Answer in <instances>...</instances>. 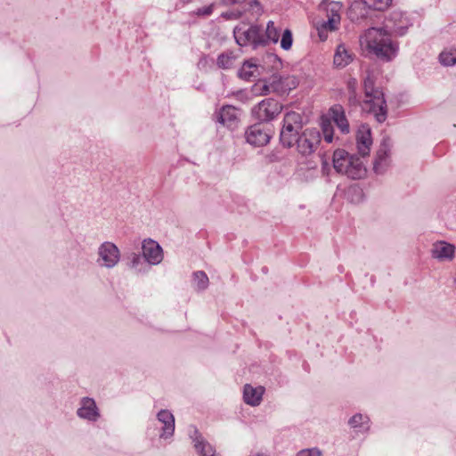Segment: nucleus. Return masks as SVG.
I'll return each instance as SVG.
<instances>
[{"label": "nucleus", "instance_id": "obj_1", "mask_svg": "<svg viewBox=\"0 0 456 456\" xmlns=\"http://www.w3.org/2000/svg\"><path fill=\"white\" fill-rule=\"evenodd\" d=\"M362 48L374 54L383 61L394 60L399 51V45L394 41L387 30H366L359 38Z\"/></svg>", "mask_w": 456, "mask_h": 456}, {"label": "nucleus", "instance_id": "obj_2", "mask_svg": "<svg viewBox=\"0 0 456 456\" xmlns=\"http://www.w3.org/2000/svg\"><path fill=\"white\" fill-rule=\"evenodd\" d=\"M365 99L362 102V110L372 114L376 120L382 123L387 118V108L383 92L374 86V79L368 75L363 82Z\"/></svg>", "mask_w": 456, "mask_h": 456}, {"label": "nucleus", "instance_id": "obj_3", "mask_svg": "<svg viewBox=\"0 0 456 456\" xmlns=\"http://www.w3.org/2000/svg\"><path fill=\"white\" fill-rule=\"evenodd\" d=\"M333 167L338 173L353 180L362 179L367 173V168L360 157L340 149L334 151Z\"/></svg>", "mask_w": 456, "mask_h": 456}, {"label": "nucleus", "instance_id": "obj_4", "mask_svg": "<svg viewBox=\"0 0 456 456\" xmlns=\"http://www.w3.org/2000/svg\"><path fill=\"white\" fill-rule=\"evenodd\" d=\"M232 33L238 45L253 49L278 41L277 30H232Z\"/></svg>", "mask_w": 456, "mask_h": 456}, {"label": "nucleus", "instance_id": "obj_5", "mask_svg": "<svg viewBox=\"0 0 456 456\" xmlns=\"http://www.w3.org/2000/svg\"><path fill=\"white\" fill-rule=\"evenodd\" d=\"M303 127V118L300 113L289 111L283 118V125L280 133V141L284 147L295 145L296 138Z\"/></svg>", "mask_w": 456, "mask_h": 456}, {"label": "nucleus", "instance_id": "obj_6", "mask_svg": "<svg viewBox=\"0 0 456 456\" xmlns=\"http://www.w3.org/2000/svg\"><path fill=\"white\" fill-rule=\"evenodd\" d=\"M325 4V17L314 20V28H336L340 22V10L342 4L339 2L322 0L321 7L322 8Z\"/></svg>", "mask_w": 456, "mask_h": 456}, {"label": "nucleus", "instance_id": "obj_7", "mask_svg": "<svg viewBox=\"0 0 456 456\" xmlns=\"http://www.w3.org/2000/svg\"><path fill=\"white\" fill-rule=\"evenodd\" d=\"M283 106L273 98H266L252 108L253 117L260 122L273 120L282 110Z\"/></svg>", "mask_w": 456, "mask_h": 456}, {"label": "nucleus", "instance_id": "obj_8", "mask_svg": "<svg viewBox=\"0 0 456 456\" xmlns=\"http://www.w3.org/2000/svg\"><path fill=\"white\" fill-rule=\"evenodd\" d=\"M321 142V134L315 128H306L295 141L297 152L302 156H309L314 153Z\"/></svg>", "mask_w": 456, "mask_h": 456}, {"label": "nucleus", "instance_id": "obj_9", "mask_svg": "<svg viewBox=\"0 0 456 456\" xmlns=\"http://www.w3.org/2000/svg\"><path fill=\"white\" fill-rule=\"evenodd\" d=\"M97 256V264L101 267L107 269L115 267L120 260V251L118 248L110 241H105L99 246Z\"/></svg>", "mask_w": 456, "mask_h": 456}, {"label": "nucleus", "instance_id": "obj_10", "mask_svg": "<svg viewBox=\"0 0 456 456\" xmlns=\"http://www.w3.org/2000/svg\"><path fill=\"white\" fill-rule=\"evenodd\" d=\"M142 252L146 263L151 265H157L163 260V250L160 245L151 240L145 239L142 242Z\"/></svg>", "mask_w": 456, "mask_h": 456}, {"label": "nucleus", "instance_id": "obj_11", "mask_svg": "<svg viewBox=\"0 0 456 456\" xmlns=\"http://www.w3.org/2000/svg\"><path fill=\"white\" fill-rule=\"evenodd\" d=\"M215 117L218 123L231 130L236 129L240 123V110L232 105L222 107Z\"/></svg>", "mask_w": 456, "mask_h": 456}, {"label": "nucleus", "instance_id": "obj_12", "mask_svg": "<svg viewBox=\"0 0 456 456\" xmlns=\"http://www.w3.org/2000/svg\"><path fill=\"white\" fill-rule=\"evenodd\" d=\"M80 406L77 410V415L87 421L95 422L100 417V411L95 401L90 397H83L80 400Z\"/></svg>", "mask_w": 456, "mask_h": 456}, {"label": "nucleus", "instance_id": "obj_13", "mask_svg": "<svg viewBox=\"0 0 456 456\" xmlns=\"http://www.w3.org/2000/svg\"><path fill=\"white\" fill-rule=\"evenodd\" d=\"M267 79L271 85L273 94H284L297 86L294 77H282L278 73L273 74Z\"/></svg>", "mask_w": 456, "mask_h": 456}, {"label": "nucleus", "instance_id": "obj_14", "mask_svg": "<svg viewBox=\"0 0 456 456\" xmlns=\"http://www.w3.org/2000/svg\"><path fill=\"white\" fill-rule=\"evenodd\" d=\"M245 138L247 142L256 147L265 145L270 140L269 134L265 131L261 124H255L249 126L245 132Z\"/></svg>", "mask_w": 456, "mask_h": 456}, {"label": "nucleus", "instance_id": "obj_15", "mask_svg": "<svg viewBox=\"0 0 456 456\" xmlns=\"http://www.w3.org/2000/svg\"><path fill=\"white\" fill-rule=\"evenodd\" d=\"M191 428L190 437L194 444L197 453L200 456H218V454L216 453V449L203 438L199 430L195 427Z\"/></svg>", "mask_w": 456, "mask_h": 456}, {"label": "nucleus", "instance_id": "obj_16", "mask_svg": "<svg viewBox=\"0 0 456 456\" xmlns=\"http://www.w3.org/2000/svg\"><path fill=\"white\" fill-rule=\"evenodd\" d=\"M356 143L358 152L365 157L369 155L370 146L372 145V139L370 134V128L367 125H362L357 132Z\"/></svg>", "mask_w": 456, "mask_h": 456}, {"label": "nucleus", "instance_id": "obj_17", "mask_svg": "<svg viewBox=\"0 0 456 456\" xmlns=\"http://www.w3.org/2000/svg\"><path fill=\"white\" fill-rule=\"evenodd\" d=\"M371 8L367 0H355L351 3L347 16L352 21L357 22L365 19Z\"/></svg>", "mask_w": 456, "mask_h": 456}, {"label": "nucleus", "instance_id": "obj_18", "mask_svg": "<svg viewBox=\"0 0 456 456\" xmlns=\"http://www.w3.org/2000/svg\"><path fill=\"white\" fill-rule=\"evenodd\" d=\"M432 256L439 261H450L454 257L455 247L446 241H436L431 249Z\"/></svg>", "mask_w": 456, "mask_h": 456}, {"label": "nucleus", "instance_id": "obj_19", "mask_svg": "<svg viewBox=\"0 0 456 456\" xmlns=\"http://www.w3.org/2000/svg\"><path fill=\"white\" fill-rule=\"evenodd\" d=\"M157 419L163 425L160 437L167 439L174 435L175 432V417L167 410H161L157 414Z\"/></svg>", "mask_w": 456, "mask_h": 456}, {"label": "nucleus", "instance_id": "obj_20", "mask_svg": "<svg viewBox=\"0 0 456 456\" xmlns=\"http://www.w3.org/2000/svg\"><path fill=\"white\" fill-rule=\"evenodd\" d=\"M330 111L332 120L341 133L345 134H348L350 132V126L344 108L338 104L331 107Z\"/></svg>", "mask_w": 456, "mask_h": 456}, {"label": "nucleus", "instance_id": "obj_21", "mask_svg": "<svg viewBox=\"0 0 456 456\" xmlns=\"http://www.w3.org/2000/svg\"><path fill=\"white\" fill-rule=\"evenodd\" d=\"M126 265L137 274L147 273L150 266L139 253L131 252L126 256Z\"/></svg>", "mask_w": 456, "mask_h": 456}, {"label": "nucleus", "instance_id": "obj_22", "mask_svg": "<svg viewBox=\"0 0 456 456\" xmlns=\"http://www.w3.org/2000/svg\"><path fill=\"white\" fill-rule=\"evenodd\" d=\"M265 388L263 387H254L246 384L243 388L244 402L251 406H257L261 403Z\"/></svg>", "mask_w": 456, "mask_h": 456}, {"label": "nucleus", "instance_id": "obj_23", "mask_svg": "<svg viewBox=\"0 0 456 456\" xmlns=\"http://www.w3.org/2000/svg\"><path fill=\"white\" fill-rule=\"evenodd\" d=\"M261 67L254 61H245L238 71L240 78L249 81L255 79L260 75Z\"/></svg>", "mask_w": 456, "mask_h": 456}, {"label": "nucleus", "instance_id": "obj_24", "mask_svg": "<svg viewBox=\"0 0 456 456\" xmlns=\"http://www.w3.org/2000/svg\"><path fill=\"white\" fill-rule=\"evenodd\" d=\"M389 165V155L387 146L384 144L378 151L373 163V169L376 174H383Z\"/></svg>", "mask_w": 456, "mask_h": 456}, {"label": "nucleus", "instance_id": "obj_25", "mask_svg": "<svg viewBox=\"0 0 456 456\" xmlns=\"http://www.w3.org/2000/svg\"><path fill=\"white\" fill-rule=\"evenodd\" d=\"M348 425L354 429L355 432L364 433L370 428V419L368 416L357 413L350 418Z\"/></svg>", "mask_w": 456, "mask_h": 456}, {"label": "nucleus", "instance_id": "obj_26", "mask_svg": "<svg viewBox=\"0 0 456 456\" xmlns=\"http://www.w3.org/2000/svg\"><path fill=\"white\" fill-rule=\"evenodd\" d=\"M352 61V56L343 45H339L334 54L333 63L338 68H344Z\"/></svg>", "mask_w": 456, "mask_h": 456}, {"label": "nucleus", "instance_id": "obj_27", "mask_svg": "<svg viewBox=\"0 0 456 456\" xmlns=\"http://www.w3.org/2000/svg\"><path fill=\"white\" fill-rule=\"evenodd\" d=\"M236 57L232 52L223 53L217 57L216 64L220 69H229L234 66Z\"/></svg>", "mask_w": 456, "mask_h": 456}, {"label": "nucleus", "instance_id": "obj_28", "mask_svg": "<svg viewBox=\"0 0 456 456\" xmlns=\"http://www.w3.org/2000/svg\"><path fill=\"white\" fill-rule=\"evenodd\" d=\"M252 92L256 95H267L273 93L267 78L259 79L252 86Z\"/></svg>", "mask_w": 456, "mask_h": 456}, {"label": "nucleus", "instance_id": "obj_29", "mask_svg": "<svg viewBox=\"0 0 456 456\" xmlns=\"http://www.w3.org/2000/svg\"><path fill=\"white\" fill-rule=\"evenodd\" d=\"M193 286L199 291L205 290L208 288V277L205 272L197 271L193 273Z\"/></svg>", "mask_w": 456, "mask_h": 456}, {"label": "nucleus", "instance_id": "obj_30", "mask_svg": "<svg viewBox=\"0 0 456 456\" xmlns=\"http://www.w3.org/2000/svg\"><path fill=\"white\" fill-rule=\"evenodd\" d=\"M440 62L444 66H452L456 63V51H444L439 55Z\"/></svg>", "mask_w": 456, "mask_h": 456}, {"label": "nucleus", "instance_id": "obj_31", "mask_svg": "<svg viewBox=\"0 0 456 456\" xmlns=\"http://www.w3.org/2000/svg\"><path fill=\"white\" fill-rule=\"evenodd\" d=\"M293 37L291 30H283L281 39V46L284 50H289L292 46Z\"/></svg>", "mask_w": 456, "mask_h": 456}, {"label": "nucleus", "instance_id": "obj_32", "mask_svg": "<svg viewBox=\"0 0 456 456\" xmlns=\"http://www.w3.org/2000/svg\"><path fill=\"white\" fill-rule=\"evenodd\" d=\"M372 9L383 11L387 9L392 3V0H367Z\"/></svg>", "mask_w": 456, "mask_h": 456}, {"label": "nucleus", "instance_id": "obj_33", "mask_svg": "<svg viewBox=\"0 0 456 456\" xmlns=\"http://www.w3.org/2000/svg\"><path fill=\"white\" fill-rule=\"evenodd\" d=\"M393 15L395 20H396L397 17H400L399 24L396 25L395 28H409V27H412L415 25L413 22L410 23L409 18L407 16L403 15L402 13L395 12Z\"/></svg>", "mask_w": 456, "mask_h": 456}, {"label": "nucleus", "instance_id": "obj_34", "mask_svg": "<svg viewBox=\"0 0 456 456\" xmlns=\"http://www.w3.org/2000/svg\"><path fill=\"white\" fill-rule=\"evenodd\" d=\"M347 87L349 90V98L348 101L351 104H357L359 102L356 98L355 88H356V80L350 79L347 83Z\"/></svg>", "mask_w": 456, "mask_h": 456}, {"label": "nucleus", "instance_id": "obj_35", "mask_svg": "<svg viewBox=\"0 0 456 456\" xmlns=\"http://www.w3.org/2000/svg\"><path fill=\"white\" fill-rule=\"evenodd\" d=\"M322 452L318 448L304 449L297 452V456H322Z\"/></svg>", "mask_w": 456, "mask_h": 456}, {"label": "nucleus", "instance_id": "obj_36", "mask_svg": "<svg viewBox=\"0 0 456 456\" xmlns=\"http://www.w3.org/2000/svg\"><path fill=\"white\" fill-rule=\"evenodd\" d=\"M322 131H323L325 142H327L328 143L332 142V141H333L332 128L329 125H327V126L323 125Z\"/></svg>", "mask_w": 456, "mask_h": 456}, {"label": "nucleus", "instance_id": "obj_37", "mask_svg": "<svg viewBox=\"0 0 456 456\" xmlns=\"http://www.w3.org/2000/svg\"><path fill=\"white\" fill-rule=\"evenodd\" d=\"M216 6V4H210L208 6H205L202 8H199L196 12V14L198 16L201 17H207L212 13L213 8Z\"/></svg>", "mask_w": 456, "mask_h": 456}, {"label": "nucleus", "instance_id": "obj_38", "mask_svg": "<svg viewBox=\"0 0 456 456\" xmlns=\"http://www.w3.org/2000/svg\"><path fill=\"white\" fill-rule=\"evenodd\" d=\"M240 12H226L222 13V18L226 20H237L240 16Z\"/></svg>", "mask_w": 456, "mask_h": 456}, {"label": "nucleus", "instance_id": "obj_39", "mask_svg": "<svg viewBox=\"0 0 456 456\" xmlns=\"http://www.w3.org/2000/svg\"><path fill=\"white\" fill-rule=\"evenodd\" d=\"M234 96L236 97V99H238L243 102H246L249 100V96H248V93L243 90L237 91L234 94Z\"/></svg>", "mask_w": 456, "mask_h": 456}, {"label": "nucleus", "instance_id": "obj_40", "mask_svg": "<svg viewBox=\"0 0 456 456\" xmlns=\"http://www.w3.org/2000/svg\"><path fill=\"white\" fill-rule=\"evenodd\" d=\"M275 28L274 27V22L273 20H269L267 23H266V28Z\"/></svg>", "mask_w": 456, "mask_h": 456}, {"label": "nucleus", "instance_id": "obj_41", "mask_svg": "<svg viewBox=\"0 0 456 456\" xmlns=\"http://www.w3.org/2000/svg\"><path fill=\"white\" fill-rule=\"evenodd\" d=\"M319 31H320L319 36H320L321 38H326L327 37L326 32L328 30H319Z\"/></svg>", "mask_w": 456, "mask_h": 456}, {"label": "nucleus", "instance_id": "obj_42", "mask_svg": "<svg viewBox=\"0 0 456 456\" xmlns=\"http://www.w3.org/2000/svg\"><path fill=\"white\" fill-rule=\"evenodd\" d=\"M352 191H354L355 193H357L358 195H361L362 194V191L361 190L357 189V188H353L351 189Z\"/></svg>", "mask_w": 456, "mask_h": 456}, {"label": "nucleus", "instance_id": "obj_43", "mask_svg": "<svg viewBox=\"0 0 456 456\" xmlns=\"http://www.w3.org/2000/svg\"><path fill=\"white\" fill-rule=\"evenodd\" d=\"M249 28L253 29V28H257L256 26H251Z\"/></svg>", "mask_w": 456, "mask_h": 456}]
</instances>
